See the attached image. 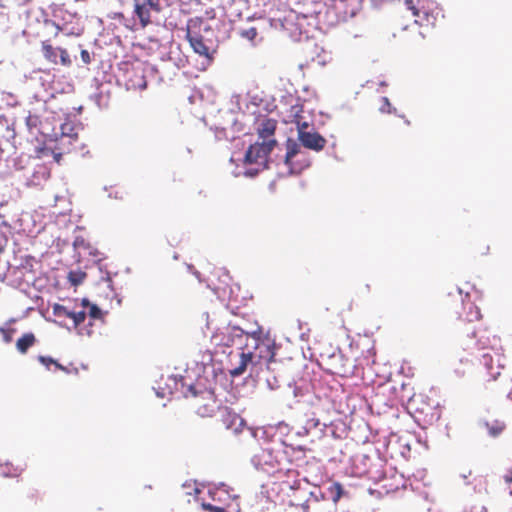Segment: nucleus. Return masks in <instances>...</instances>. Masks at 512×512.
Here are the masks:
<instances>
[{
  "mask_svg": "<svg viewBox=\"0 0 512 512\" xmlns=\"http://www.w3.org/2000/svg\"><path fill=\"white\" fill-rule=\"evenodd\" d=\"M208 34H213L212 28L201 17H194L188 20L186 25V39L190 46L195 53L211 60L212 56L210 50L212 41L207 37Z\"/></svg>",
  "mask_w": 512,
  "mask_h": 512,
  "instance_id": "1",
  "label": "nucleus"
},
{
  "mask_svg": "<svg viewBox=\"0 0 512 512\" xmlns=\"http://www.w3.org/2000/svg\"><path fill=\"white\" fill-rule=\"evenodd\" d=\"M246 342H249V352L258 365H269L275 358V341L268 335H263L262 331L246 333Z\"/></svg>",
  "mask_w": 512,
  "mask_h": 512,
  "instance_id": "2",
  "label": "nucleus"
},
{
  "mask_svg": "<svg viewBox=\"0 0 512 512\" xmlns=\"http://www.w3.org/2000/svg\"><path fill=\"white\" fill-rule=\"evenodd\" d=\"M132 25L125 24L131 30L144 29L153 22V17L161 10L162 0H133Z\"/></svg>",
  "mask_w": 512,
  "mask_h": 512,
  "instance_id": "3",
  "label": "nucleus"
},
{
  "mask_svg": "<svg viewBox=\"0 0 512 512\" xmlns=\"http://www.w3.org/2000/svg\"><path fill=\"white\" fill-rule=\"evenodd\" d=\"M193 406L196 413L201 417H212L216 412L220 413L223 408L214 392L210 390H204L195 395Z\"/></svg>",
  "mask_w": 512,
  "mask_h": 512,
  "instance_id": "4",
  "label": "nucleus"
},
{
  "mask_svg": "<svg viewBox=\"0 0 512 512\" xmlns=\"http://www.w3.org/2000/svg\"><path fill=\"white\" fill-rule=\"evenodd\" d=\"M276 140L256 142L245 153V161L250 164L266 165Z\"/></svg>",
  "mask_w": 512,
  "mask_h": 512,
  "instance_id": "5",
  "label": "nucleus"
},
{
  "mask_svg": "<svg viewBox=\"0 0 512 512\" xmlns=\"http://www.w3.org/2000/svg\"><path fill=\"white\" fill-rule=\"evenodd\" d=\"M453 301L456 304V306L461 305L463 308V312L456 311L461 320L466 321L468 323H473L481 319L480 309L470 301L465 302L462 298L460 291L454 297Z\"/></svg>",
  "mask_w": 512,
  "mask_h": 512,
  "instance_id": "6",
  "label": "nucleus"
},
{
  "mask_svg": "<svg viewBox=\"0 0 512 512\" xmlns=\"http://www.w3.org/2000/svg\"><path fill=\"white\" fill-rule=\"evenodd\" d=\"M243 331L236 327H224L218 329L211 337V342L215 346L231 347L236 337H241Z\"/></svg>",
  "mask_w": 512,
  "mask_h": 512,
  "instance_id": "7",
  "label": "nucleus"
},
{
  "mask_svg": "<svg viewBox=\"0 0 512 512\" xmlns=\"http://www.w3.org/2000/svg\"><path fill=\"white\" fill-rule=\"evenodd\" d=\"M308 128H303L298 130V140L301 142V144L308 149L314 150V151H321L327 141L326 139L321 136L317 132H309L307 131Z\"/></svg>",
  "mask_w": 512,
  "mask_h": 512,
  "instance_id": "8",
  "label": "nucleus"
},
{
  "mask_svg": "<svg viewBox=\"0 0 512 512\" xmlns=\"http://www.w3.org/2000/svg\"><path fill=\"white\" fill-rule=\"evenodd\" d=\"M472 338L477 339L474 346L478 350H485L489 348L493 349L498 343L496 336L492 335V333L486 328L474 329L472 332Z\"/></svg>",
  "mask_w": 512,
  "mask_h": 512,
  "instance_id": "9",
  "label": "nucleus"
},
{
  "mask_svg": "<svg viewBox=\"0 0 512 512\" xmlns=\"http://www.w3.org/2000/svg\"><path fill=\"white\" fill-rule=\"evenodd\" d=\"M249 348L250 344L249 342H246L245 346L242 348V352L239 355L238 364L232 366V368L229 370V373L232 377L242 375L249 366H257V364L254 363V359L252 358L251 353L249 352Z\"/></svg>",
  "mask_w": 512,
  "mask_h": 512,
  "instance_id": "10",
  "label": "nucleus"
},
{
  "mask_svg": "<svg viewBox=\"0 0 512 512\" xmlns=\"http://www.w3.org/2000/svg\"><path fill=\"white\" fill-rule=\"evenodd\" d=\"M220 417V421L226 429L233 430L235 433L241 431L243 419L227 406L220 410Z\"/></svg>",
  "mask_w": 512,
  "mask_h": 512,
  "instance_id": "11",
  "label": "nucleus"
},
{
  "mask_svg": "<svg viewBox=\"0 0 512 512\" xmlns=\"http://www.w3.org/2000/svg\"><path fill=\"white\" fill-rule=\"evenodd\" d=\"M410 405L414 409L415 413L423 416L424 421L432 420L435 416V407L425 403L424 396H414L410 400Z\"/></svg>",
  "mask_w": 512,
  "mask_h": 512,
  "instance_id": "12",
  "label": "nucleus"
},
{
  "mask_svg": "<svg viewBox=\"0 0 512 512\" xmlns=\"http://www.w3.org/2000/svg\"><path fill=\"white\" fill-rule=\"evenodd\" d=\"M286 147H287V152H286V155H285V163H286L287 166H289L290 171L292 173H299V172H301V170L304 167L309 165L308 163H306L304 165H301V166H295L294 165V159L299 154H301L300 147H299V145L295 141L288 140L287 144H286Z\"/></svg>",
  "mask_w": 512,
  "mask_h": 512,
  "instance_id": "13",
  "label": "nucleus"
},
{
  "mask_svg": "<svg viewBox=\"0 0 512 512\" xmlns=\"http://www.w3.org/2000/svg\"><path fill=\"white\" fill-rule=\"evenodd\" d=\"M44 27L52 30L53 37H57L60 33L65 36H79L80 30L69 27L67 23L60 24L52 19H44Z\"/></svg>",
  "mask_w": 512,
  "mask_h": 512,
  "instance_id": "14",
  "label": "nucleus"
},
{
  "mask_svg": "<svg viewBox=\"0 0 512 512\" xmlns=\"http://www.w3.org/2000/svg\"><path fill=\"white\" fill-rule=\"evenodd\" d=\"M303 105L302 104H295L292 105L289 109L287 119L285 120L286 123H294L297 126V131L303 128H309L310 124L304 120L303 117Z\"/></svg>",
  "mask_w": 512,
  "mask_h": 512,
  "instance_id": "15",
  "label": "nucleus"
},
{
  "mask_svg": "<svg viewBox=\"0 0 512 512\" xmlns=\"http://www.w3.org/2000/svg\"><path fill=\"white\" fill-rule=\"evenodd\" d=\"M276 127V120L270 118L262 120L257 128L259 138L262 139V141L274 140L273 136L275 134Z\"/></svg>",
  "mask_w": 512,
  "mask_h": 512,
  "instance_id": "16",
  "label": "nucleus"
},
{
  "mask_svg": "<svg viewBox=\"0 0 512 512\" xmlns=\"http://www.w3.org/2000/svg\"><path fill=\"white\" fill-rule=\"evenodd\" d=\"M127 76L126 86L128 89L143 90L146 88L147 81L141 71L132 69L127 71Z\"/></svg>",
  "mask_w": 512,
  "mask_h": 512,
  "instance_id": "17",
  "label": "nucleus"
},
{
  "mask_svg": "<svg viewBox=\"0 0 512 512\" xmlns=\"http://www.w3.org/2000/svg\"><path fill=\"white\" fill-rule=\"evenodd\" d=\"M41 50L44 59L53 64H58V49L57 47H54L49 40H44L41 42Z\"/></svg>",
  "mask_w": 512,
  "mask_h": 512,
  "instance_id": "18",
  "label": "nucleus"
},
{
  "mask_svg": "<svg viewBox=\"0 0 512 512\" xmlns=\"http://www.w3.org/2000/svg\"><path fill=\"white\" fill-rule=\"evenodd\" d=\"M36 337L33 333H25L16 341V349L21 354H26L29 348L36 343Z\"/></svg>",
  "mask_w": 512,
  "mask_h": 512,
  "instance_id": "19",
  "label": "nucleus"
},
{
  "mask_svg": "<svg viewBox=\"0 0 512 512\" xmlns=\"http://www.w3.org/2000/svg\"><path fill=\"white\" fill-rule=\"evenodd\" d=\"M404 2L407 8L412 11L413 16L416 17L415 23L421 26L424 25L423 19L421 18V14H423L426 17V20L428 21L427 13L418 9L414 3V0H404Z\"/></svg>",
  "mask_w": 512,
  "mask_h": 512,
  "instance_id": "20",
  "label": "nucleus"
},
{
  "mask_svg": "<svg viewBox=\"0 0 512 512\" xmlns=\"http://www.w3.org/2000/svg\"><path fill=\"white\" fill-rule=\"evenodd\" d=\"M486 426L488 428L489 434L493 437L500 435L505 429V424L501 421H494L491 424L487 423Z\"/></svg>",
  "mask_w": 512,
  "mask_h": 512,
  "instance_id": "21",
  "label": "nucleus"
},
{
  "mask_svg": "<svg viewBox=\"0 0 512 512\" xmlns=\"http://www.w3.org/2000/svg\"><path fill=\"white\" fill-rule=\"evenodd\" d=\"M57 49L59 54L58 64L64 67H70L72 65V60L67 49L62 47H57Z\"/></svg>",
  "mask_w": 512,
  "mask_h": 512,
  "instance_id": "22",
  "label": "nucleus"
},
{
  "mask_svg": "<svg viewBox=\"0 0 512 512\" xmlns=\"http://www.w3.org/2000/svg\"><path fill=\"white\" fill-rule=\"evenodd\" d=\"M85 277H86V273L82 272L80 270L70 271L68 274V280L74 286L80 285L84 281Z\"/></svg>",
  "mask_w": 512,
  "mask_h": 512,
  "instance_id": "23",
  "label": "nucleus"
},
{
  "mask_svg": "<svg viewBox=\"0 0 512 512\" xmlns=\"http://www.w3.org/2000/svg\"><path fill=\"white\" fill-rule=\"evenodd\" d=\"M82 305L84 307H89L88 314H89V316L92 319H99V318H101L102 313H101V310L99 309L98 306H96L95 304H89L87 299H83L82 300Z\"/></svg>",
  "mask_w": 512,
  "mask_h": 512,
  "instance_id": "24",
  "label": "nucleus"
},
{
  "mask_svg": "<svg viewBox=\"0 0 512 512\" xmlns=\"http://www.w3.org/2000/svg\"><path fill=\"white\" fill-rule=\"evenodd\" d=\"M332 500L338 502L343 495V487L339 482L333 483L329 488Z\"/></svg>",
  "mask_w": 512,
  "mask_h": 512,
  "instance_id": "25",
  "label": "nucleus"
},
{
  "mask_svg": "<svg viewBox=\"0 0 512 512\" xmlns=\"http://www.w3.org/2000/svg\"><path fill=\"white\" fill-rule=\"evenodd\" d=\"M69 318L73 320L75 327H78L81 323H83L86 319V312H70Z\"/></svg>",
  "mask_w": 512,
  "mask_h": 512,
  "instance_id": "26",
  "label": "nucleus"
},
{
  "mask_svg": "<svg viewBox=\"0 0 512 512\" xmlns=\"http://www.w3.org/2000/svg\"><path fill=\"white\" fill-rule=\"evenodd\" d=\"M70 312L65 306L61 304H55L53 306V314L57 317H67L69 318Z\"/></svg>",
  "mask_w": 512,
  "mask_h": 512,
  "instance_id": "27",
  "label": "nucleus"
},
{
  "mask_svg": "<svg viewBox=\"0 0 512 512\" xmlns=\"http://www.w3.org/2000/svg\"><path fill=\"white\" fill-rule=\"evenodd\" d=\"M374 355L375 352L373 351V348H368L367 355L363 356L362 358H356V360L358 361V364L361 366L369 365L370 362H374V360L372 359Z\"/></svg>",
  "mask_w": 512,
  "mask_h": 512,
  "instance_id": "28",
  "label": "nucleus"
},
{
  "mask_svg": "<svg viewBox=\"0 0 512 512\" xmlns=\"http://www.w3.org/2000/svg\"><path fill=\"white\" fill-rule=\"evenodd\" d=\"M240 35L241 37L249 40V41H253L256 36L258 35V31H257V28L255 27H250L248 29H244L240 32Z\"/></svg>",
  "mask_w": 512,
  "mask_h": 512,
  "instance_id": "29",
  "label": "nucleus"
},
{
  "mask_svg": "<svg viewBox=\"0 0 512 512\" xmlns=\"http://www.w3.org/2000/svg\"><path fill=\"white\" fill-rule=\"evenodd\" d=\"M379 110L382 113H388V114H391L395 111V109L392 107V105L387 97L381 98V106L379 107Z\"/></svg>",
  "mask_w": 512,
  "mask_h": 512,
  "instance_id": "30",
  "label": "nucleus"
},
{
  "mask_svg": "<svg viewBox=\"0 0 512 512\" xmlns=\"http://www.w3.org/2000/svg\"><path fill=\"white\" fill-rule=\"evenodd\" d=\"M42 156L43 157H47V156H53V159L56 163H60L61 159H62V153L61 152H55L54 150L52 149H49V148H44L42 151Z\"/></svg>",
  "mask_w": 512,
  "mask_h": 512,
  "instance_id": "31",
  "label": "nucleus"
},
{
  "mask_svg": "<svg viewBox=\"0 0 512 512\" xmlns=\"http://www.w3.org/2000/svg\"><path fill=\"white\" fill-rule=\"evenodd\" d=\"M38 361L43 364L46 368H49L50 365H53L55 363V360L50 356H38Z\"/></svg>",
  "mask_w": 512,
  "mask_h": 512,
  "instance_id": "32",
  "label": "nucleus"
},
{
  "mask_svg": "<svg viewBox=\"0 0 512 512\" xmlns=\"http://www.w3.org/2000/svg\"><path fill=\"white\" fill-rule=\"evenodd\" d=\"M80 56H81V60L84 64L88 65L92 62V58H91L89 51H87L85 49L81 50Z\"/></svg>",
  "mask_w": 512,
  "mask_h": 512,
  "instance_id": "33",
  "label": "nucleus"
},
{
  "mask_svg": "<svg viewBox=\"0 0 512 512\" xmlns=\"http://www.w3.org/2000/svg\"><path fill=\"white\" fill-rule=\"evenodd\" d=\"M0 331H1V332H2V334H3V338H4V341H5L6 343H9V342H11V341H12L11 332H12L13 330H6V329H4V328H0Z\"/></svg>",
  "mask_w": 512,
  "mask_h": 512,
  "instance_id": "34",
  "label": "nucleus"
},
{
  "mask_svg": "<svg viewBox=\"0 0 512 512\" xmlns=\"http://www.w3.org/2000/svg\"><path fill=\"white\" fill-rule=\"evenodd\" d=\"M203 508L211 512H225L224 508L213 506L211 504H203Z\"/></svg>",
  "mask_w": 512,
  "mask_h": 512,
  "instance_id": "35",
  "label": "nucleus"
},
{
  "mask_svg": "<svg viewBox=\"0 0 512 512\" xmlns=\"http://www.w3.org/2000/svg\"><path fill=\"white\" fill-rule=\"evenodd\" d=\"M482 358H483V362L487 366L488 370H491L492 369V367H491V362H492L491 356L488 353H484L482 355Z\"/></svg>",
  "mask_w": 512,
  "mask_h": 512,
  "instance_id": "36",
  "label": "nucleus"
},
{
  "mask_svg": "<svg viewBox=\"0 0 512 512\" xmlns=\"http://www.w3.org/2000/svg\"><path fill=\"white\" fill-rule=\"evenodd\" d=\"M504 480L506 483H512V468L504 475Z\"/></svg>",
  "mask_w": 512,
  "mask_h": 512,
  "instance_id": "37",
  "label": "nucleus"
},
{
  "mask_svg": "<svg viewBox=\"0 0 512 512\" xmlns=\"http://www.w3.org/2000/svg\"><path fill=\"white\" fill-rule=\"evenodd\" d=\"M27 497L31 500H36L38 498V493L36 490H30Z\"/></svg>",
  "mask_w": 512,
  "mask_h": 512,
  "instance_id": "38",
  "label": "nucleus"
},
{
  "mask_svg": "<svg viewBox=\"0 0 512 512\" xmlns=\"http://www.w3.org/2000/svg\"><path fill=\"white\" fill-rule=\"evenodd\" d=\"M53 365L59 370L67 371L66 368L62 366L60 363H58L56 360L55 363H53Z\"/></svg>",
  "mask_w": 512,
  "mask_h": 512,
  "instance_id": "39",
  "label": "nucleus"
},
{
  "mask_svg": "<svg viewBox=\"0 0 512 512\" xmlns=\"http://www.w3.org/2000/svg\"><path fill=\"white\" fill-rule=\"evenodd\" d=\"M53 365L59 370L67 371L66 368L62 366L60 363H58L56 360L55 363H53Z\"/></svg>",
  "mask_w": 512,
  "mask_h": 512,
  "instance_id": "40",
  "label": "nucleus"
},
{
  "mask_svg": "<svg viewBox=\"0 0 512 512\" xmlns=\"http://www.w3.org/2000/svg\"><path fill=\"white\" fill-rule=\"evenodd\" d=\"M115 18H118V19H121V20H125V17H124V15H123V13H117V14L115 15Z\"/></svg>",
  "mask_w": 512,
  "mask_h": 512,
  "instance_id": "41",
  "label": "nucleus"
},
{
  "mask_svg": "<svg viewBox=\"0 0 512 512\" xmlns=\"http://www.w3.org/2000/svg\"><path fill=\"white\" fill-rule=\"evenodd\" d=\"M499 375H500V372H499V371H498V372H496V373H491V377H492V379H493V380H496V379H497V376H499Z\"/></svg>",
  "mask_w": 512,
  "mask_h": 512,
  "instance_id": "42",
  "label": "nucleus"
},
{
  "mask_svg": "<svg viewBox=\"0 0 512 512\" xmlns=\"http://www.w3.org/2000/svg\"><path fill=\"white\" fill-rule=\"evenodd\" d=\"M364 473H365L367 476L372 477L370 470H366V471H364Z\"/></svg>",
  "mask_w": 512,
  "mask_h": 512,
  "instance_id": "43",
  "label": "nucleus"
},
{
  "mask_svg": "<svg viewBox=\"0 0 512 512\" xmlns=\"http://www.w3.org/2000/svg\"><path fill=\"white\" fill-rule=\"evenodd\" d=\"M24 1L27 3V2H30L31 0H24Z\"/></svg>",
  "mask_w": 512,
  "mask_h": 512,
  "instance_id": "44",
  "label": "nucleus"
}]
</instances>
